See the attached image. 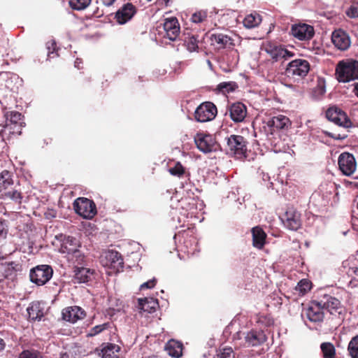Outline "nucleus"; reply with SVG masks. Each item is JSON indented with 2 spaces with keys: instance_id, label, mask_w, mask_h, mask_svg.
Instances as JSON below:
<instances>
[{
  "instance_id": "nucleus-34",
  "label": "nucleus",
  "mask_w": 358,
  "mask_h": 358,
  "mask_svg": "<svg viewBox=\"0 0 358 358\" xmlns=\"http://www.w3.org/2000/svg\"><path fill=\"white\" fill-rule=\"evenodd\" d=\"M324 358H335L336 350L334 345L329 342H324L320 345Z\"/></svg>"
},
{
  "instance_id": "nucleus-22",
  "label": "nucleus",
  "mask_w": 358,
  "mask_h": 358,
  "mask_svg": "<svg viewBox=\"0 0 358 358\" xmlns=\"http://www.w3.org/2000/svg\"><path fill=\"white\" fill-rule=\"evenodd\" d=\"M74 283H85L90 281L94 275V270L85 267L75 266Z\"/></svg>"
},
{
  "instance_id": "nucleus-17",
  "label": "nucleus",
  "mask_w": 358,
  "mask_h": 358,
  "mask_svg": "<svg viewBox=\"0 0 358 358\" xmlns=\"http://www.w3.org/2000/svg\"><path fill=\"white\" fill-rule=\"evenodd\" d=\"M292 34L300 41H308L314 36V29L306 24H294L292 27Z\"/></svg>"
},
{
  "instance_id": "nucleus-30",
  "label": "nucleus",
  "mask_w": 358,
  "mask_h": 358,
  "mask_svg": "<svg viewBox=\"0 0 358 358\" xmlns=\"http://www.w3.org/2000/svg\"><path fill=\"white\" fill-rule=\"evenodd\" d=\"M262 22L261 15L254 12L245 16L243 20V25L247 29H253L259 25Z\"/></svg>"
},
{
  "instance_id": "nucleus-5",
  "label": "nucleus",
  "mask_w": 358,
  "mask_h": 358,
  "mask_svg": "<svg viewBox=\"0 0 358 358\" xmlns=\"http://www.w3.org/2000/svg\"><path fill=\"white\" fill-rule=\"evenodd\" d=\"M53 270L49 265L42 264L36 266L30 271L31 281L37 285H43L52 278Z\"/></svg>"
},
{
  "instance_id": "nucleus-2",
  "label": "nucleus",
  "mask_w": 358,
  "mask_h": 358,
  "mask_svg": "<svg viewBox=\"0 0 358 358\" xmlns=\"http://www.w3.org/2000/svg\"><path fill=\"white\" fill-rule=\"evenodd\" d=\"M336 71L339 82L348 83L358 79V62L355 60L340 62Z\"/></svg>"
},
{
  "instance_id": "nucleus-58",
  "label": "nucleus",
  "mask_w": 358,
  "mask_h": 358,
  "mask_svg": "<svg viewBox=\"0 0 358 358\" xmlns=\"http://www.w3.org/2000/svg\"><path fill=\"white\" fill-rule=\"evenodd\" d=\"M82 63L81 60L79 59H77L76 61H75V63H74V66L75 67L78 68V69H80V64Z\"/></svg>"
},
{
  "instance_id": "nucleus-25",
  "label": "nucleus",
  "mask_w": 358,
  "mask_h": 358,
  "mask_svg": "<svg viewBox=\"0 0 358 358\" xmlns=\"http://www.w3.org/2000/svg\"><path fill=\"white\" fill-rule=\"evenodd\" d=\"M252 234L253 246L257 249H262L265 244L266 233L261 227H255L252 229Z\"/></svg>"
},
{
  "instance_id": "nucleus-56",
  "label": "nucleus",
  "mask_w": 358,
  "mask_h": 358,
  "mask_svg": "<svg viewBox=\"0 0 358 358\" xmlns=\"http://www.w3.org/2000/svg\"><path fill=\"white\" fill-rule=\"evenodd\" d=\"M115 0H100V1L106 6H110L113 4Z\"/></svg>"
},
{
  "instance_id": "nucleus-7",
  "label": "nucleus",
  "mask_w": 358,
  "mask_h": 358,
  "mask_svg": "<svg viewBox=\"0 0 358 358\" xmlns=\"http://www.w3.org/2000/svg\"><path fill=\"white\" fill-rule=\"evenodd\" d=\"M101 263L103 266L118 271L123 267V259L121 255L115 250H108L101 256Z\"/></svg>"
},
{
  "instance_id": "nucleus-9",
  "label": "nucleus",
  "mask_w": 358,
  "mask_h": 358,
  "mask_svg": "<svg viewBox=\"0 0 358 358\" xmlns=\"http://www.w3.org/2000/svg\"><path fill=\"white\" fill-rule=\"evenodd\" d=\"M326 117L340 127L349 128L352 125V122L346 113L336 106H332L327 109Z\"/></svg>"
},
{
  "instance_id": "nucleus-15",
  "label": "nucleus",
  "mask_w": 358,
  "mask_h": 358,
  "mask_svg": "<svg viewBox=\"0 0 358 358\" xmlns=\"http://www.w3.org/2000/svg\"><path fill=\"white\" fill-rule=\"evenodd\" d=\"M318 304L331 314L341 313L342 307L340 301L331 295L324 294L321 296L318 300Z\"/></svg>"
},
{
  "instance_id": "nucleus-53",
  "label": "nucleus",
  "mask_w": 358,
  "mask_h": 358,
  "mask_svg": "<svg viewBox=\"0 0 358 358\" xmlns=\"http://www.w3.org/2000/svg\"><path fill=\"white\" fill-rule=\"evenodd\" d=\"M18 78L15 75H10L8 76L7 75V79L6 80V86L8 88H10L11 90H13V87L10 85V83L13 82V80H17Z\"/></svg>"
},
{
  "instance_id": "nucleus-31",
  "label": "nucleus",
  "mask_w": 358,
  "mask_h": 358,
  "mask_svg": "<svg viewBox=\"0 0 358 358\" xmlns=\"http://www.w3.org/2000/svg\"><path fill=\"white\" fill-rule=\"evenodd\" d=\"M166 350L170 356L178 358L182 355V345L180 343L172 340L166 344Z\"/></svg>"
},
{
  "instance_id": "nucleus-41",
  "label": "nucleus",
  "mask_w": 358,
  "mask_h": 358,
  "mask_svg": "<svg viewBox=\"0 0 358 358\" xmlns=\"http://www.w3.org/2000/svg\"><path fill=\"white\" fill-rule=\"evenodd\" d=\"M310 289V282L306 279L300 280L296 287V290L299 292L300 294H305Z\"/></svg>"
},
{
  "instance_id": "nucleus-14",
  "label": "nucleus",
  "mask_w": 358,
  "mask_h": 358,
  "mask_svg": "<svg viewBox=\"0 0 358 358\" xmlns=\"http://www.w3.org/2000/svg\"><path fill=\"white\" fill-rule=\"evenodd\" d=\"M22 271L20 262H6L0 264V272L4 278L14 280Z\"/></svg>"
},
{
  "instance_id": "nucleus-27",
  "label": "nucleus",
  "mask_w": 358,
  "mask_h": 358,
  "mask_svg": "<svg viewBox=\"0 0 358 358\" xmlns=\"http://www.w3.org/2000/svg\"><path fill=\"white\" fill-rule=\"evenodd\" d=\"M120 347L115 344H104L100 350L99 355L102 358H118Z\"/></svg>"
},
{
  "instance_id": "nucleus-57",
  "label": "nucleus",
  "mask_w": 358,
  "mask_h": 358,
  "mask_svg": "<svg viewBox=\"0 0 358 358\" xmlns=\"http://www.w3.org/2000/svg\"><path fill=\"white\" fill-rule=\"evenodd\" d=\"M353 92L358 97V82L355 84Z\"/></svg>"
},
{
  "instance_id": "nucleus-46",
  "label": "nucleus",
  "mask_w": 358,
  "mask_h": 358,
  "mask_svg": "<svg viewBox=\"0 0 358 358\" xmlns=\"http://www.w3.org/2000/svg\"><path fill=\"white\" fill-rule=\"evenodd\" d=\"M217 358H235V355L231 348H224L217 354Z\"/></svg>"
},
{
  "instance_id": "nucleus-47",
  "label": "nucleus",
  "mask_w": 358,
  "mask_h": 358,
  "mask_svg": "<svg viewBox=\"0 0 358 358\" xmlns=\"http://www.w3.org/2000/svg\"><path fill=\"white\" fill-rule=\"evenodd\" d=\"M19 358H43L41 355L34 350H24L20 355Z\"/></svg>"
},
{
  "instance_id": "nucleus-55",
  "label": "nucleus",
  "mask_w": 358,
  "mask_h": 358,
  "mask_svg": "<svg viewBox=\"0 0 358 358\" xmlns=\"http://www.w3.org/2000/svg\"><path fill=\"white\" fill-rule=\"evenodd\" d=\"M349 273L350 275H353L354 278L358 280V268L357 267H351L349 268Z\"/></svg>"
},
{
  "instance_id": "nucleus-12",
  "label": "nucleus",
  "mask_w": 358,
  "mask_h": 358,
  "mask_svg": "<svg viewBox=\"0 0 358 358\" xmlns=\"http://www.w3.org/2000/svg\"><path fill=\"white\" fill-rule=\"evenodd\" d=\"M338 163L341 171L345 176H351L357 168L354 156L348 152L341 153L338 157Z\"/></svg>"
},
{
  "instance_id": "nucleus-42",
  "label": "nucleus",
  "mask_w": 358,
  "mask_h": 358,
  "mask_svg": "<svg viewBox=\"0 0 358 358\" xmlns=\"http://www.w3.org/2000/svg\"><path fill=\"white\" fill-rule=\"evenodd\" d=\"M208 14L206 10H199L192 14L191 20L194 23H200L207 18Z\"/></svg>"
},
{
  "instance_id": "nucleus-52",
  "label": "nucleus",
  "mask_w": 358,
  "mask_h": 358,
  "mask_svg": "<svg viewBox=\"0 0 358 358\" xmlns=\"http://www.w3.org/2000/svg\"><path fill=\"white\" fill-rule=\"evenodd\" d=\"M156 282H157V280L154 278L152 280H150L143 283L141 285L140 288H141V289H151L155 287Z\"/></svg>"
},
{
  "instance_id": "nucleus-24",
  "label": "nucleus",
  "mask_w": 358,
  "mask_h": 358,
  "mask_svg": "<svg viewBox=\"0 0 358 358\" xmlns=\"http://www.w3.org/2000/svg\"><path fill=\"white\" fill-rule=\"evenodd\" d=\"M229 114L234 122H242L247 114L246 107L241 102L235 103L230 106Z\"/></svg>"
},
{
  "instance_id": "nucleus-29",
  "label": "nucleus",
  "mask_w": 358,
  "mask_h": 358,
  "mask_svg": "<svg viewBox=\"0 0 358 358\" xmlns=\"http://www.w3.org/2000/svg\"><path fill=\"white\" fill-rule=\"evenodd\" d=\"M29 320H40L43 316V311L38 302H32L27 308Z\"/></svg>"
},
{
  "instance_id": "nucleus-28",
  "label": "nucleus",
  "mask_w": 358,
  "mask_h": 358,
  "mask_svg": "<svg viewBox=\"0 0 358 358\" xmlns=\"http://www.w3.org/2000/svg\"><path fill=\"white\" fill-rule=\"evenodd\" d=\"M210 41L212 44L215 45L217 48H224L228 45L231 44V38L221 33L213 34L210 36Z\"/></svg>"
},
{
  "instance_id": "nucleus-11",
  "label": "nucleus",
  "mask_w": 358,
  "mask_h": 358,
  "mask_svg": "<svg viewBox=\"0 0 358 358\" xmlns=\"http://www.w3.org/2000/svg\"><path fill=\"white\" fill-rule=\"evenodd\" d=\"M194 142L197 148L204 153L217 150V143L212 135L199 133L194 136Z\"/></svg>"
},
{
  "instance_id": "nucleus-60",
  "label": "nucleus",
  "mask_w": 358,
  "mask_h": 358,
  "mask_svg": "<svg viewBox=\"0 0 358 358\" xmlns=\"http://www.w3.org/2000/svg\"><path fill=\"white\" fill-rule=\"evenodd\" d=\"M357 208H358V202H357Z\"/></svg>"
},
{
  "instance_id": "nucleus-51",
  "label": "nucleus",
  "mask_w": 358,
  "mask_h": 358,
  "mask_svg": "<svg viewBox=\"0 0 358 358\" xmlns=\"http://www.w3.org/2000/svg\"><path fill=\"white\" fill-rule=\"evenodd\" d=\"M56 43L54 41H50L46 43V48L48 50V57L50 58L51 55L54 54V51L55 50Z\"/></svg>"
},
{
  "instance_id": "nucleus-6",
  "label": "nucleus",
  "mask_w": 358,
  "mask_h": 358,
  "mask_svg": "<svg viewBox=\"0 0 358 358\" xmlns=\"http://www.w3.org/2000/svg\"><path fill=\"white\" fill-rule=\"evenodd\" d=\"M73 208L77 214L85 219H92L96 213L94 203L87 198L80 197L75 200Z\"/></svg>"
},
{
  "instance_id": "nucleus-18",
  "label": "nucleus",
  "mask_w": 358,
  "mask_h": 358,
  "mask_svg": "<svg viewBox=\"0 0 358 358\" xmlns=\"http://www.w3.org/2000/svg\"><path fill=\"white\" fill-rule=\"evenodd\" d=\"M165 37L171 41H176L180 34V25L176 17L166 18L163 23Z\"/></svg>"
},
{
  "instance_id": "nucleus-3",
  "label": "nucleus",
  "mask_w": 358,
  "mask_h": 358,
  "mask_svg": "<svg viewBox=\"0 0 358 358\" xmlns=\"http://www.w3.org/2000/svg\"><path fill=\"white\" fill-rule=\"evenodd\" d=\"M247 142L245 138L238 135H231L227 138L226 152L228 155L236 158L245 157Z\"/></svg>"
},
{
  "instance_id": "nucleus-39",
  "label": "nucleus",
  "mask_w": 358,
  "mask_h": 358,
  "mask_svg": "<svg viewBox=\"0 0 358 358\" xmlns=\"http://www.w3.org/2000/svg\"><path fill=\"white\" fill-rule=\"evenodd\" d=\"M92 0H70L69 5L73 10H81L85 9Z\"/></svg>"
},
{
  "instance_id": "nucleus-48",
  "label": "nucleus",
  "mask_w": 358,
  "mask_h": 358,
  "mask_svg": "<svg viewBox=\"0 0 358 358\" xmlns=\"http://www.w3.org/2000/svg\"><path fill=\"white\" fill-rule=\"evenodd\" d=\"M108 323H104L103 324L96 325L94 327L90 332L88 333V336H94L97 335L98 334L101 333L102 331L106 329L108 327Z\"/></svg>"
},
{
  "instance_id": "nucleus-43",
  "label": "nucleus",
  "mask_w": 358,
  "mask_h": 358,
  "mask_svg": "<svg viewBox=\"0 0 358 358\" xmlns=\"http://www.w3.org/2000/svg\"><path fill=\"white\" fill-rule=\"evenodd\" d=\"M6 123H13V124L17 123L25 124L21 113L18 112H11L10 117H7Z\"/></svg>"
},
{
  "instance_id": "nucleus-23",
  "label": "nucleus",
  "mask_w": 358,
  "mask_h": 358,
  "mask_svg": "<svg viewBox=\"0 0 358 358\" xmlns=\"http://www.w3.org/2000/svg\"><path fill=\"white\" fill-rule=\"evenodd\" d=\"M323 308L318 304V301H314L306 311L307 318L313 322L322 321L324 317Z\"/></svg>"
},
{
  "instance_id": "nucleus-37",
  "label": "nucleus",
  "mask_w": 358,
  "mask_h": 358,
  "mask_svg": "<svg viewBox=\"0 0 358 358\" xmlns=\"http://www.w3.org/2000/svg\"><path fill=\"white\" fill-rule=\"evenodd\" d=\"M187 48L189 52H195L199 50V39L198 37L194 35H188L185 39Z\"/></svg>"
},
{
  "instance_id": "nucleus-49",
  "label": "nucleus",
  "mask_w": 358,
  "mask_h": 358,
  "mask_svg": "<svg viewBox=\"0 0 358 358\" xmlns=\"http://www.w3.org/2000/svg\"><path fill=\"white\" fill-rule=\"evenodd\" d=\"M8 234L7 225L5 222H0V246L3 245Z\"/></svg>"
},
{
  "instance_id": "nucleus-21",
  "label": "nucleus",
  "mask_w": 358,
  "mask_h": 358,
  "mask_svg": "<svg viewBox=\"0 0 358 358\" xmlns=\"http://www.w3.org/2000/svg\"><path fill=\"white\" fill-rule=\"evenodd\" d=\"M331 41L335 47L341 50L348 49L351 44L350 36L342 29L335 30L332 33Z\"/></svg>"
},
{
  "instance_id": "nucleus-35",
  "label": "nucleus",
  "mask_w": 358,
  "mask_h": 358,
  "mask_svg": "<svg viewBox=\"0 0 358 358\" xmlns=\"http://www.w3.org/2000/svg\"><path fill=\"white\" fill-rule=\"evenodd\" d=\"M66 259L69 262H72L75 266H78L79 265H82L85 260V255L78 248L75 252L70 254L66 257Z\"/></svg>"
},
{
  "instance_id": "nucleus-38",
  "label": "nucleus",
  "mask_w": 358,
  "mask_h": 358,
  "mask_svg": "<svg viewBox=\"0 0 358 358\" xmlns=\"http://www.w3.org/2000/svg\"><path fill=\"white\" fill-rule=\"evenodd\" d=\"M348 350L352 358H358V335L354 336L350 341Z\"/></svg>"
},
{
  "instance_id": "nucleus-36",
  "label": "nucleus",
  "mask_w": 358,
  "mask_h": 358,
  "mask_svg": "<svg viewBox=\"0 0 358 358\" xmlns=\"http://www.w3.org/2000/svg\"><path fill=\"white\" fill-rule=\"evenodd\" d=\"M1 198L3 199H11L13 201L20 203L22 196L21 193L17 190H12V191H4L3 193L1 194Z\"/></svg>"
},
{
  "instance_id": "nucleus-44",
  "label": "nucleus",
  "mask_w": 358,
  "mask_h": 358,
  "mask_svg": "<svg viewBox=\"0 0 358 358\" xmlns=\"http://www.w3.org/2000/svg\"><path fill=\"white\" fill-rule=\"evenodd\" d=\"M267 52L270 54L271 57L275 60H278L282 57V48L281 46L271 48V49L267 50Z\"/></svg>"
},
{
  "instance_id": "nucleus-54",
  "label": "nucleus",
  "mask_w": 358,
  "mask_h": 358,
  "mask_svg": "<svg viewBox=\"0 0 358 358\" xmlns=\"http://www.w3.org/2000/svg\"><path fill=\"white\" fill-rule=\"evenodd\" d=\"M294 56V54L288 50L282 48V59H288Z\"/></svg>"
},
{
  "instance_id": "nucleus-10",
  "label": "nucleus",
  "mask_w": 358,
  "mask_h": 358,
  "mask_svg": "<svg viewBox=\"0 0 358 358\" xmlns=\"http://www.w3.org/2000/svg\"><path fill=\"white\" fill-rule=\"evenodd\" d=\"M217 114L215 106L210 102L201 103L195 110L194 117L196 121L206 122L214 119Z\"/></svg>"
},
{
  "instance_id": "nucleus-8",
  "label": "nucleus",
  "mask_w": 358,
  "mask_h": 358,
  "mask_svg": "<svg viewBox=\"0 0 358 358\" xmlns=\"http://www.w3.org/2000/svg\"><path fill=\"white\" fill-rule=\"evenodd\" d=\"M280 219L284 226L289 230L296 231L301 226V213L294 208H288Z\"/></svg>"
},
{
  "instance_id": "nucleus-59",
  "label": "nucleus",
  "mask_w": 358,
  "mask_h": 358,
  "mask_svg": "<svg viewBox=\"0 0 358 358\" xmlns=\"http://www.w3.org/2000/svg\"><path fill=\"white\" fill-rule=\"evenodd\" d=\"M5 343L2 338H0V350L4 348Z\"/></svg>"
},
{
  "instance_id": "nucleus-16",
  "label": "nucleus",
  "mask_w": 358,
  "mask_h": 358,
  "mask_svg": "<svg viewBox=\"0 0 358 358\" xmlns=\"http://www.w3.org/2000/svg\"><path fill=\"white\" fill-rule=\"evenodd\" d=\"M60 238L61 244L59 251L64 254L65 257L80 247V242L74 237L60 235Z\"/></svg>"
},
{
  "instance_id": "nucleus-33",
  "label": "nucleus",
  "mask_w": 358,
  "mask_h": 358,
  "mask_svg": "<svg viewBox=\"0 0 358 358\" xmlns=\"http://www.w3.org/2000/svg\"><path fill=\"white\" fill-rule=\"evenodd\" d=\"M237 87L238 85L235 82H222L217 85L215 91L217 93L227 94L228 93L234 92Z\"/></svg>"
},
{
  "instance_id": "nucleus-20",
  "label": "nucleus",
  "mask_w": 358,
  "mask_h": 358,
  "mask_svg": "<svg viewBox=\"0 0 358 358\" xmlns=\"http://www.w3.org/2000/svg\"><path fill=\"white\" fill-rule=\"evenodd\" d=\"M136 13V7L131 3H127L117 10L115 19L119 24H124L129 21Z\"/></svg>"
},
{
  "instance_id": "nucleus-45",
  "label": "nucleus",
  "mask_w": 358,
  "mask_h": 358,
  "mask_svg": "<svg viewBox=\"0 0 358 358\" xmlns=\"http://www.w3.org/2000/svg\"><path fill=\"white\" fill-rule=\"evenodd\" d=\"M169 171L172 176L180 177L184 174L185 169L180 162H177L173 167L169 169Z\"/></svg>"
},
{
  "instance_id": "nucleus-4",
  "label": "nucleus",
  "mask_w": 358,
  "mask_h": 358,
  "mask_svg": "<svg viewBox=\"0 0 358 358\" xmlns=\"http://www.w3.org/2000/svg\"><path fill=\"white\" fill-rule=\"evenodd\" d=\"M309 71V62L306 59H297L287 64L285 73L288 77L299 80L306 76Z\"/></svg>"
},
{
  "instance_id": "nucleus-50",
  "label": "nucleus",
  "mask_w": 358,
  "mask_h": 358,
  "mask_svg": "<svg viewBox=\"0 0 358 358\" xmlns=\"http://www.w3.org/2000/svg\"><path fill=\"white\" fill-rule=\"evenodd\" d=\"M346 15L351 18L358 17V3L351 5V6L347 10Z\"/></svg>"
},
{
  "instance_id": "nucleus-26",
  "label": "nucleus",
  "mask_w": 358,
  "mask_h": 358,
  "mask_svg": "<svg viewBox=\"0 0 358 358\" xmlns=\"http://www.w3.org/2000/svg\"><path fill=\"white\" fill-rule=\"evenodd\" d=\"M158 306L157 301L152 298L138 299V308L142 312L151 313L155 311Z\"/></svg>"
},
{
  "instance_id": "nucleus-40",
  "label": "nucleus",
  "mask_w": 358,
  "mask_h": 358,
  "mask_svg": "<svg viewBox=\"0 0 358 358\" xmlns=\"http://www.w3.org/2000/svg\"><path fill=\"white\" fill-rule=\"evenodd\" d=\"M25 126V124L17 123H6L5 126V129L8 130V132L11 134L20 135L22 133V128Z\"/></svg>"
},
{
  "instance_id": "nucleus-32",
  "label": "nucleus",
  "mask_w": 358,
  "mask_h": 358,
  "mask_svg": "<svg viewBox=\"0 0 358 358\" xmlns=\"http://www.w3.org/2000/svg\"><path fill=\"white\" fill-rule=\"evenodd\" d=\"M13 185L12 174L7 170H3L0 173V192L6 190L10 186Z\"/></svg>"
},
{
  "instance_id": "nucleus-19",
  "label": "nucleus",
  "mask_w": 358,
  "mask_h": 358,
  "mask_svg": "<svg viewBox=\"0 0 358 358\" xmlns=\"http://www.w3.org/2000/svg\"><path fill=\"white\" fill-rule=\"evenodd\" d=\"M62 319L71 323H76L85 317V312L79 306H69L63 309Z\"/></svg>"
},
{
  "instance_id": "nucleus-1",
  "label": "nucleus",
  "mask_w": 358,
  "mask_h": 358,
  "mask_svg": "<svg viewBox=\"0 0 358 358\" xmlns=\"http://www.w3.org/2000/svg\"><path fill=\"white\" fill-rule=\"evenodd\" d=\"M290 126L289 119L285 115H279L273 117L266 122H264L262 127L259 128V131L268 141L272 143L273 136L277 130L287 129Z\"/></svg>"
},
{
  "instance_id": "nucleus-13",
  "label": "nucleus",
  "mask_w": 358,
  "mask_h": 358,
  "mask_svg": "<svg viewBox=\"0 0 358 358\" xmlns=\"http://www.w3.org/2000/svg\"><path fill=\"white\" fill-rule=\"evenodd\" d=\"M238 338H244L248 346H257L262 344L266 340V336L262 331L251 330L248 332L239 331L237 333Z\"/></svg>"
}]
</instances>
